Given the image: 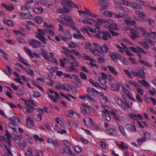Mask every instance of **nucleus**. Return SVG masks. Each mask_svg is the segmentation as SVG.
<instances>
[{
  "label": "nucleus",
  "mask_w": 156,
  "mask_h": 156,
  "mask_svg": "<svg viewBox=\"0 0 156 156\" xmlns=\"http://www.w3.org/2000/svg\"><path fill=\"white\" fill-rule=\"evenodd\" d=\"M3 21L4 23L9 27H12L13 24V22L11 20L6 18H4L3 19Z\"/></svg>",
  "instance_id": "nucleus-27"
},
{
  "label": "nucleus",
  "mask_w": 156,
  "mask_h": 156,
  "mask_svg": "<svg viewBox=\"0 0 156 156\" xmlns=\"http://www.w3.org/2000/svg\"><path fill=\"white\" fill-rule=\"evenodd\" d=\"M90 83L94 87H96L98 88V87H99L103 89H105V88H104L103 87H102L97 82H94L93 80H90Z\"/></svg>",
  "instance_id": "nucleus-52"
},
{
  "label": "nucleus",
  "mask_w": 156,
  "mask_h": 156,
  "mask_svg": "<svg viewBox=\"0 0 156 156\" xmlns=\"http://www.w3.org/2000/svg\"><path fill=\"white\" fill-rule=\"evenodd\" d=\"M97 21L99 23H104L112 25L113 23V20L110 19L104 20L102 19H97Z\"/></svg>",
  "instance_id": "nucleus-15"
},
{
  "label": "nucleus",
  "mask_w": 156,
  "mask_h": 156,
  "mask_svg": "<svg viewBox=\"0 0 156 156\" xmlns=\"http://www.w3.org/2000/svg\"><path fill=\"white\" fill-rule=\"evenodd\" d=\"M125 22L127 25H129L131 26L134 25L136 24L135 21L134 20H125Z\"/></svg>",
  "instance_id": "nucleus-47"
},
{
  "label": "nucleus",
  "mask_w": 156,
  "mask_h": 156,
  "mask_svg": "<svg viewBox=\"0 0 156 156\" xmlns=\"http://www.w3.org/2000/svg\"><path fill=\"white\" fill-rule=\"evenodd\" d=\"M119 130L121 133L124 137H126L127 134L126 133L124 127L122 126H119Z\"/></svg>",
  "instance_id": "nucleus-38"
},
{
  "label": "nucleus",
  "mask_w": 156,
  "mask_h": 156,
  "mask_svg": "<svg viewBox=\"0 0 156 156\" xmlns=\"http://www.w3.org/2000/svg\"><path fill=\"white\" fill-rule=\"evenodd\" d=\"M111 114L114 116V119L117 121H120L121 118L118 115H117L114 110H112L110 111Z\"/></svg>",
  "instance_id": "nucleus-32"
},
{
  "label": "nucleus",
  "mask_w": 156,
  "mask_h": 156,
  "mask_svg": "<svg viewBox=\"0 0 156 156\" xmlns=\"http://www.w3.org/2000/svg\"><path fill=\"white\" fill-rule=\"evenodd\" d=\"M42 51L41 54L43 57L46 60H50V56L48 55V52L45 51L44 49H41Z\"/></svg>",
  "instance_id": "nucleus-24"
},
{
  "label": "nucleus",
  "mask_w": 156,
  "mask_h": 156,
  "mask_svg": "<svg viewBox=\"0 0 156 156\" xmlns=\"http://www.w3.org/2000/svg\"><path fill=\"white\" fill-rule=\"evenodd\" d=\"M150 35L149 38H151L153 39H155L156 38V32H151L150 33Z\"/></svg>",
  "instance_id": "nucleus-64"
},
{
  "label": "nucleus",
  "mask_w": 156,
  "mask_h": 156,
  "mask_svg": "<svg viewBox=\"0 0 156 156\" xmlns=\"http://www.w3.org/2000/svg\"><path fill=\"white\" fill-rule=\"evenodd\" d=\"M101 38L103 40L107 41L108 40V38H112V37L110 34L107 31H101Z\"/></svg>",
  "instance_id": "nucleus-7"
},
{
  "label": "nucleus",
  "mask_w": 156,
  "mask_h": 156,
  "mask_svg": "<svg viewBox=\"0 0 156 156\" xmlns=\"http://www.w3.org/2000/svg\"><path fill=\"white\" fill-rule=\"evenodd\" d=\"M90 51L95 56H104V53L97 49H90Z\"/></svg>",
  "instance_id": "nucleus-10"
},
{
  "label": "nucleus",
  "mask_w": 156,
  "mask_h": 156,
  "mask_svg": "<svg viewBox=\"0 0 156 156\" xmlns=\"http://www.w3.org/2000/svg\"><path fill=\"white\" fill-rule=\"evenodd\" d=\"M18 56L17 57V60H19L20 61L22 62L25 65L28 66H30L27 63L24 61V59L21 56L20 54H18Z\"/></svg>",
  "instance_id": "nucleus-34"
},
{
  "label": "nucleus",
  "mask_w": 156,
  "mask_h": 156,
  "mask_svg": "<svg viewBox=\"0 0 156 156\" xmlns=\"http://www.w3.org/2000/svg\"><path fill=\"white\" fill-rule=\"evenodd\" d=\"M116 47L119 49V51L121 53H122L125 51L124 49L119 45L117 44H116Z\"/></svg>",
  "instance_id": "nucleus-63"
},
{
  "label": "nucleus",
  "mask_w": 156,
  "mask_h": 156,
  "mask_svg": "<svg viewBox=\"0 0 156 156\" xmlns=\"http://www.w3.org/2000/svg\"><path fill=\"white\" fill-rule=\"evenodd\" d=\"M145 137H142L141 138H138L137 139V143L139 146L141 145L144 142L146 141Z\"/></svg>",
  "instance_id": "nucleus-43"
},
{
  "label": "nucleus",
  "mask_w": 156,
  "mask_h": 156,
  "mask_svg": "<svg viewBox=\"0 0 156 156\" xmlns=\"http://www.w3.org/2000/svg\"><path fill=\"white\" fill-rule=\"evenodd\" d=\"M22 19H26L30 20L32 18V15L29 13L21 12L20 15Z\"/></svg>",
  "instance_id": "nucleus-16"
},
{
  "label": "nucleus",
  "mask_w": 156,
  "mask_h": 156,
  "mask_svg": "<svg viewBox=\"0 0 156 156\" xmlns=\"http://www.w3.org/2000/svg\"><path fill=\"white\" fill-rule=\"evenodd\" d=\"M98 80L101 85H105L106 84V80L105 79H102L101 77H99Z\"/></svg>",
  "instance_id": "nucleus-59"
},
{
  "label": "nucleus",
  "mask_w": 156,
  "mask_h": 156,
  "mask_svg": "<svg viewBox=\"0 0 156 156\" xmlns=\"http://www.w3.org/2000/svg\"><path fill=\"white\" fill-rule=\"evenodd\" d=\"M24 48L26 51V52L29 55H30L31 58H33L34 57V56L32 54V52L31 50L27 47H24Z\"/></svg>",
  "instance_id": "nucleus-56"
},
{
  "label": "nucleus",
  "mask_w": 156,
  "mask_h": 156,
  "mask_svg": "<svg viewBox=\"0 0 156 156\" xmlns=\"http://www.w3.org/2000/svg\"><path fill=\"white\" fill-rule=\"evenodd\" d=\"M135 13L136 14L139 15L140 16H136L135 17L136 19L139 21H143L144 20L143 18V16H145L146 14L144 13L139 11H135Z\"/></svg>",
  "instance_id": "nucleus-9"
},
{
  "label": "nucleus",
  "mask_w": 156,
  "mask_h": 156,
  "mask_svg": "<svg viewBox=\"0 0 156 156\" xmlns=\"http://www.w3.org/2000/svg\"><path fill=\"white\" fill-rule=\"evenodd\" d=\"M138 80L144 87H150V84L144 79L142 80H141L138 79Z\"/></svg>",
  "instance_id": "nucleus-33"
},
{
  "label": "nucleus",
  "mask_w": 156,
  "mask_h": 156,
  "mask_svg": "<svg viewBox=\"0 0 156 156\" xmlns=\"http://www.w3.org/2000/svg\"><path fill=\"white\" fill-rule=\"evenodd\" d=\"M26 122L27 126L28 128H32L34 126V123L30 117L28 116L27 117Z\"/></svg>",
  "instance_id": "nucleus-11"
},
{
  "label": "nucleus",
  "mask_w": 156,
  "mask_h": 156,
  "mask_svg": "<svg viewBox=\"0 0 156 156\" xmlns=\"http://www.w3.org/2000/svg\"><path fill=\"white\" fill-rule=\"evenodd\" d=\"M5 135L7 137V138H6V142L8 143L9 147H10L11 146V134L7 130H6L5 131Z\"/></svg>",
  "instance_id": "nucleus-13"
},
{
  "label": "nucleus",
  "mask_w": 156,
  "mask_h": 156,
  "mask_svg": "<svg viewBox=\"0 0 156 156\" xmlns=\"http://www.w3.org/2000/svg\"><path fill=\"white\" fill-rule=\"evenodd\" d=\"M129 117L132 119L135 120L137 119V118H138L140 119H143V117L141 115H136L133 113H132L129 114Z\"/></svg>",
  "instance_id": "nucleus-20"
},
{
  "label": "nucleus",
  "mask_w": 156,
  "mask_h": 156,
  "mask_svg": "<svg viewBox=\"0 0 156 156\" xmlns=\"http://www.w3.org/2000/svg\"><path fill=\"white\" fill-rule=\"evenodd\" d=\"M38 33L37 34V35L36 36H44L45 34V32L42 30L41 29H39L38 30Z\"/></svg>",
  "instance_id": "nucleus-61"
},
{
  "label": "nucleus",
  "mask_w": 156,
  "mask_h": 156,
  "mask_svg": "<svg viewBox=\"0 0 156 156\" xmlns=\"http://www.w3.org/2000/svg\"><path fill=\"white\" fill-rule=\"evenodd\" d=\"M114 2L115 5L116 7L118 9H119L123 10V7L122 6L121 4H122V2L121 3L118 0H114Z\"/></svg>",
  "instance_id": "nucleus-31"
},
{
  "label": "nucleus",
  "mask_w": 156,
  "mask_h": 156,
  "mask_svg": "<svg viewBox=\"0 0 156 156\" xmlns=\"http://www.w3.org/2000/svg\"><path fill=\"white\" fill-rule=\"evenodd\" d=\"M85 12L86 14L87 15L90 16L91 17L93 18H95L97 17L98 16V15H96L94 14H93L91 13L90 11L86 8L85 9Z\"/></svg>",
  "instance_id": "nucleus-37"
},
{
  "label": "nucleus",
  "mask_w": 156,
  "mask_h": 156,
  "mask_svg": "<svg viewBox=\"0 0 156 156\" xmlns=\"http://www.w3.org/2000/svg\"><path fill=\"white\" fill-rule=\"evenodd\" d=\"M126 127L128 130L132 132H135L136 131L135 126L129 123L126 125Z\"/></svg>",
  "instance_id": "nucleus-19"
},
{
  "label": "nucleus",
  "mask_w": 156,
  "mask_h": 156,
  "mask_svg": "<svg viewBox=\"0 0 156 156\" xmlns=\"http://www.w3.org/2000/svg\"><path fill=\"white\" fill-rule=\"evenodd\" d=\"M140 44L144 48L147 49H149V45L147 42L144 41H142L140 42Z\"/></svg>",
  "instance_id": "nucleus-58"
},
{
  "label": "nucleus",
  "mask_w": 156,
  "mask_h": 156,
  "mask_svg": "<svg viewBox=\"0 0 156 156\" xmlns=\"http://www.w3.org/2000/svg\"><path fill=\"white\" fill-rule=\"evenodd\" d=\"M107 68L111 73L116 75H118L117 72L116 71L114 67L111 66H108Z\"/></svg>",
  "instance_id": "nucleus-40"
},
{
  "label": "nucleus",
  "mask_w": 156,
  "mask_h": 156,
  "mask_svg": "<svg viewBox=\"0 0 156 156\" xmlns=\"http://www.w3.org/2000/svg\"><path fill=\"white\" fill-rule=\"evenodd\" d=\"M142 33V36L144 37H149L150 34L144 28H141L140 31Z\"/></svg>",
  "instance_id": "nucleus-28"
},
{
  "label": "nucleus",
  "mask_w": 156,
  "mask_h": 156,
  "mask_svg": "<svg viewBox=\"0 0 156 156\" xmlns=\"http://www.w3.org/2000/svg\"><path fill=\"white\" fill-rule=\"evenodd\" d=\"M25 105L27 106H30V105H34V101L31 100H26L24 101Z\"/></svg>",
  "instance_id": "nucleus-57"
},
{
  "label": "nucleus",
  "mask_w": 156,
  "mask_h": 156,
  "mask_svg": "<svg viewBox=\"0 0 156 156\" xmlns=\"http://www.w3.org/2000/svg\"><path fill=\"white\" fill-rule=\"evenodd\" d=\"M108 133L111 135H114L116 134V130L114 128H111L107 131Z\"/></svg>",
  "instance_id": "nucleus-41"
},
{
  "label": "nucleus",
  "mask_w": 156,
  "mask_h": 156,
  "mask_svg": "<svg viewBox=\"0 0 156 156\" xmlns=\"http://www.w3.org/2000/svg\"><path fill=\"white\" fill-rule=\"evenodd\" d=\"M37 117L35 119V120L37 121H41L42 119V115L41 113H39L37 115Z\"/></svg>",
  "instance_id": "nucleus-60"
},
{
  "label": "nucleus",
  "mask_w": 156,
  "mask_h": 156,
  "mask_svg": "<svg viewBox=\"0 0 156 156\" xmlns=\"http://www.w3.org/2000/svg\"><path fill=\"white\" fill-rule=\"evenodd\" d=\"M69 61L71 64L70 65H73L75 67H77L79 66V63L74 57V58L69 60Z\"/></svg>",
  "instance_id": "nucleus-29"
},
{
  "label": "nucleus",
  "mask_w": 156,
  "mask_h": 156,
  "mask_svg": "<svg viewBox=\"0 0 156 156\" xmlns=\"http://www.w3.org/2000/svg\"><path fill=\"white\" fill-rule=\"evenodd\" d=\"M130 30V37L133 40H134L136 38H139L140 37V33L136 29L131 28Z\"/></svg>",
  "instance_id": "nucleus-6"
},
{
  "label": "nucleus",
  "mask_w": 156,
  "mask_h": 156,
  "mask_svg": "<svg viewBox=\"0 0 156 156\" xmlns=\"http://www.w3.org/2000/svg\"><path fill=\"white\" fill-rule=\"evenodd\" d=\"M109 56L115 62L117 61L119 57V54L117 53L111 52L109 53Z\"/></svg>",
  "instance_id": "nucleus-12"
},
{
  "label": "nucleus",
  "mask_w": 156,
  "mask_h": 156,
  "mask_svg": "<svg viewBox=\"0 0 156 156\" xmlns=\"http://www.w3.org/2000/svg\"><path fill=\"white\" fill-rule=\"evenodd\" d=\"M58 125L57 124L56 125V126L55 128V129L57 131V132L58 133L63 134L64 133H66L67 131L64 129H63L61 130H58Z\"/></svg>",
  "instance_id": "nucleus-49"
},
{
  "label": "nucleus",
  "mask_w": 156,
  "mask_h": 156,
  "mask_svg": "<svg viewBox=\"0 0 156 156\" xmlns=\"http://www.w3.org/2000/svg\"><path fill=\"white\" fill-rule=\"evenodd\" d=\"M66 2L69 6H71L75 8H77V6L71 1V0H66Z\"/></svg>",
  "instance_id": "nucleus-35"
},
{
  "label": "nucleus",
  "mask_w": 156,
  "mask_h": 156,
  "mask_svg": "<svg viewBox=\"0 0 156 156\" xmlns=\"http://www.w3.org/2000/svg\"><path fill=\"white\" fill-rule=\"evenodd\" d=\"M64 20L67 22L69 24V26L70 27L73 26V25L74 23L73 20L72 18L70 16L66 14Z\"/></svg>",
  "instance_id": "nucleus-18"
},
{
  "label": "nucleus",
  "mask_w": 156,
  "mask_h": 156,
  "mask_svg": "<svg viewBox=\"0 0 156 156\" xmlns=\"http://www.w3.org/2000/svg\"><path fill=\"white\" fill-rule=\"evenodd\" d=\"M78 34H73V37L76 39H82L85 40V38L84 36L81 33H78Z\"/></svg>",
  "instance_id": "nucleus-30"
},
{
  "label": "nucleus",
  "mask_w": 156,
  "mask_h": 156,
  "mask_svg": "<svg viewBox=\"0 0 156 156\" xmlns=\"http://www.w3.org/2000/svg\"><path fill=\"white\" fill-rule=\"evenodd\" d=\"M25 136L27 137V139L28 142L30 144H33L34 143V140L32 136L27 134H26Z\"/></svg>",
  "instance_id": "nucleus-46"
},
{
  "label": "nucleus",
  "mask_w": 156,
  "mask_h": 156,
  "mask_svg": "<svg viewBox=\"0 0 156 156\" xmlns=\"http://www.w3.org/2000/svg\"><path fill=\"white\" fill-rule=\"evenodd\" d=\"M68 71L70 72H72L73 71H74L76 73H78V69L75 67L74 66H73V65H70L69 67Z\"/></svg>",
  "instance_id": "nucleus-36"
},
{
  "label": "nucleus",
  "mask_w": 156,
  "mask_h": 156,
  "mask_svg": "<svg viewBox=\"0 0 156 156\" xmlns=\"http://www.w3.org/2000/svg\"><path fill=\"white\" fill-rule=\"evenodd\" d=\"M116 145L118 146L119 147L121 148L122 149H126L127 150L128 149V147L126 145H124V143L123 141H122L120 144H119L118 142L115 143Z\"/></svg>",
  "instance_id": "nucleus-39"
},
{
  "label": "nucleus",
  "mask_w": 156,
  "mask_h": 156,
  "mask_svg": "<svg viewBox=\"0 0 156 156\" xmlns=\"http://www.w3.org/2000/svg\"><path fill=\"white\" fill-rule=\"evenodd\" d=\"M1 6L2 7L4 8L5 9L8 11H11L14 9V7L12 5L9 6L5 3H2Z\"/></svg>",
  "instance_id": "nucleus-23"
},
{
  "label": "nucleus",
  "mask_w": 156,
  "mask_h": 156,
  "mask_svg": "<svg viewBox=\"0 0 156 156\" xmlns=\"http://www.w3.org/2000/svg\"><path fill=\"white\" fill-rule=\"evenodd\" d=\"M40 41H41L44 44H47L46 39L43 36H36Z\"/></svg>",
  "instance_id": "nucleus-55"
},
{
  "label": "nucleus",
  "mask_w": 156,
  "mask_h": 156,
  "mask_svg": "<svg viewBox=\"0 0 156 156\" xmlns=\"http://www.w3.org/2000/svg\"><path fill=\"white\" fill-rule=\"evenodd\" d=\"M136 69V71L132 70L131 72L126 69H124L123 71L131 79L133 78L132 74L134 76H137L142 79H144L145 77V74L142 69L139 67H137Z\"/></svg>",
  "instance_id": "nucleus-1"
},
{
  "label": "nucleus",
  "mask_w": 156,
  "mask_h": 156,
  "mask_svg": "<svg viewBox=\"0 0 156 156\" xmlns=\"http://www.w3.org/2000/svg\"><path fill=\"white\" fill-rule=\"evenodd\" d=\"M34 11L37 14H41L43 11V9L41 7H35L34 9Z\"/></svg>",
  "instance_id": "nucleus-42"
},
{
  "label": "nucleus",
  "mask_w": 156,
  "mask_h": 156,
  "mask_svg": "<svg viewBox=\"0 0 156 156\" xmlns=\"http://www.w3.org/2000/svg\"><path fill=\"white\" fill-rule=\"evenodd\" d=\"M136 51V53L137 54H140L141 53H143L145 54H146V53L145 51L144 50L139 46L137 47Z\"/></svg>",
  "instance_id": "nucleus-50"
},
{
  "label": "nucleus",
  "mask_w": 156,
  "mask_h": 156,
  "mask_svg": "<svg viewBox=\"0 0 156 156\" xmlns=\"http://www.w3.org/2000/svg\"><path fill=\"white\" fill-rule=\"evenodd\" d=\"M115 101L116 104L126 110L130 108L131 106L133 105V102L128 100L122 101L120 99L117 98L115 100Z\"/></svg>",
  "instance_id": "nucleus-2"
},
{
  "label": "nucleus",
  "mask_w": 156,
  "mask_h": 156,
  "mask_svg": "<svg viewBox=\"0 0 156 156\" xmlns=\"http://www.w3.org/2000/svg\"><path fill=\"white\" fill-rule=\"evenodd\" d=\"M84 122L87 126L88 125H92L93 123L92 119L88 117H86L84 118Z\"/></svg>",
  "instance_id": "nucleus-25"
},
{
  "label": "nucleus",
  "mask_w": 156,
  "mask_h": 156,
  "mask_svg": "<svg viewBox=\"0 0 156 156\" xmlns=\"http://www.w3.org/2000/svg\"><path fill=\"white\" fill-rule=\"evenodd\" d=\"M122 91L131 100L133 101H135V99L132 97V94L125 87L122 88Z\"/></svg>",
  "instance_id": "nucleus-14"
},
{
  "label": "nucleus",
  "mask_w": 156,
  "mask_h": 156,
  "mask_svg": "<svg viewBox=\"0 0 156 156\" xmlns=\"http://www.w3.org/2000/svg\"><path fill=\"white\" fill-rule=\"evenodd\" d=\"M102 116L103 118L108 121H110L111 120L110 117L109 115L110 112H109L108 109L105 108L102 111Z\"/></svg>",
  "instance_id": "nucleus-8"
},
{
  "label": "nucleus",
  "mask_w": 156,
  "mask_h": 156,
  "mask_svg": "<svg viewBox=\"0 0 156 156\" xmlns=\"http://www.w3.org/2000/svg\"><path fill=\"white\" fill-rule=\"evenodd\" d=\"M101 31L100 29L99 26H96L94 29V31L96 34L95 36L98 38L100 39L101 38Z\"/></svg>",
  "instance_id": "nucleus-17"
},
{
  "label": "nucleus",
  "mask_w": 156,
  "mask_h": 156,
  "mask_svg": "<svg viewBox=\"0 0 156 156\" xmlns=\"http://www.w3.org/2000/svg\"><path fill=\"white\" fill-rule=\"evenodd\" d=\"M8 105L11 108H16L17 107L20 108H22L21 105L20 104H17V105H16L12 103L8 102Z\"/></svg>",
  "instance_id": "nucleus-51"
},
{
  "label": "nucleus",
  "mask_w": 156,
  "mask_h": 156,
  "mask_svg": "<svg viewBox=\"0 0 156 156\" xmlns=\"http://www.w3.org/2000/svg\"><path fill=\"white\" fill-rule=\"evenodd\" d=\"M72 52L74 53L79 59H83L85 60H89L91 62H95V60L89 56L84 53H80L77 51L74 50H71Z\"/></svg>",
  "instance_id": "nucleus-3"
},
{
  "label": "nucleus",
  "mask_w": 156,
  "mask_h": 156,
  "mask_svg": "<svg viewBox=\"0 0 156 156\" xmlns=\"http://www.w3.org/2000/svg\"><path fill=\"white\" fill-rule=\"evenodd\" d=\"M9 120L10 121L8 124L9 127L14 131L16 132L17 129L16 127L17 126V123L20 122L19 118L16 117L12 116L10 119Z\"/></svg>",
  "instance_id": "nucleus-4"
},
{
  "label": "nucleus",
  "mask_w": 156,
  "mask_h": 156,
  "mask_svg": "<svg viewBox=\"0 0 156 156\" xmlns=\"http://www.w3.org/2000/svg\"><path fill=\"white\" fill-rule=\"evenodd\" d=\"M118 59H119L124 65H127V61L124 57L121 56V55H119V57Z\"/></svg>",
  "instance_id": "nucleus-54"
},
{
  "label": "nucleus",
  "mask_w": 156,
  "mask_h": 156,
  "mask_svg": "<svg viewBox=\"0 0 156 156\" xmlns=\"http://www.w3.org/2000/svg\"><path fill=\"white\" fill-rule=\"evenodd\" d=\"M88 106L87 105H82L80 107V109L82 112L85 114L87 113V110L86 109V108L88 107Z\"/></svg>",
  "instance_id": "nucleus-45"
},
{
  "label": "nucleus",
  "mask_w": 156,
  "mask_h": 156,
  "mask_svg": "<svg viewBox=\"0 0 156 156\" xmlns=\"http://www.w3.org/2000/svg\"><path fill=\"white\" fill-rule=\"evenodd\" d=\"M65 153L67 154L71 155L73 156H75L74 154L72 153V151L70 148L66 147H65Z\"/></svg>",
  "instance_id": "nucleus-44"
},
{
  "label": "nucleus",
  "mask_w": 156,
  "mask_h": 156,
  "mask_svg": "<svg viewBox=\"0 0 156 156\" xmlns=\"http://www.w3.org/2000/svg\"><path fill=\"white\" fill-rule=\"evenodd\" d=\"M35 22L38 24H40L42 23L43 20L41 17L40 16H36L35 17Z\"/></svg>",
  "instance_id": "nucleus-53"
},
{
  "label": "nucleus",
  "mask_w": 156,
  "mask_h": 156,
  "mask_svg": "<svg viewBox=\"0 0 156 156\" xmlns=\"http://www.w3.org/2000/svg\"><path fill=\"white\" fill-rule=\"evenodd\" d=\"M98 2L99 5L103 7L104 9L107 8L108 5L107 1L105 0H98Z\"/></svg>",
  "instance_id": "nucleus-22"
},
{
  "label": "nucleus",
  "mask_w": 156,
  "mask_h": 156,
  "mask_svg": "<svg viewBox=\"0 0 156 156\" xmlns=\"http://www.w3.org/2000/svg\"><path fill=\"white\" fill-rule=\"evenodd\" d=\"M67 36H68L67 38L62 37V40L63 41L67 42L68 39H70L72 38V35L70 34H68Z\"/></svg>",
  "instance_id": "nucleus-62"
},
{
  "label": "nucleus",
  "mask_w": 156,
  "mask_h": 156,
  "mask_svg": "<svg viewBox=\"0 0 156 156\" xmlns=\"http://www.w3.org/2000/svg\"><path fill=\"white\" fill-rule=\"evenodd\" d=\"M88 93L91 96L95 97V94H98V92L93 88H90L88 89Z\"/></svg>",
  "instance_id": "nucleus-26"
},
{
  "label": "nucleus",
  "mask_w": 156,
  "mask_h": 156,
  "mask_svg": "<svg viewBox=\"0 0 156 156\" xmlns=\"http://www.w3.org/2000/svg\"><path fill=\"white\" fill-rule=\"evenodd\" d=\"M29 44L33 47L37 48L39 45V41L34 39H32L29 42Z\"/></svg>",
  "instance_id": "nucleus-21"
},
{
  "label": "nucleus",
  "mask_w": 156,
  "mask_h": 156,
  "mask_svg": "<svg viewBox=\"0 0 156 156\" xmlns=\"http://www.w3.org/2000/svg\"><path fill=\"white\" fill-rule=\"evenodd\" d=\"M101 50L102 51V52L103 53L105 52V53H107L108 51V48L105 44H104L101 46Z\"/></svg>",
  "instance_id": "nucleus-48"
},
{
  "label": "nucleus",
  "mask_w": 156,
  "mask_h": 156,
  "mask_svg": "<svg viewBox=\"0 0 156 156\" xmlns=\"http://www.w3.org/2000/svg\"><path fill=\"white\" fill-rule=\"evenodd\" d=\"M138 0H131L130 1H126L124 5L127 6H129L133 7L134 9H140L141 7L138 5Z\"/></svg>",
  "instance_id": "nucleus-5"
}]
</instances>
